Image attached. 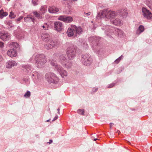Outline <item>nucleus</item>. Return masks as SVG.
I'll use <instances>...</instances> for the list:
<instances>
[{
  "instance_id": "46",
  "label": "nucleus",
  "mask_w": 152,
  "mask_h": 152,
  "mask_svg": "<svg viewBox=\"0 0 152 152\" xmlns=\"http://www.w3.org/2000/svg\"><path fill=\"white\" fill-rule=\"evenodd\" d=\"M98 140V139H96V138H95V139H94V141H96V140Z\"/></svg>"
},
{
  "instance_id": "50",
  "label": "nucleus",
  "mask_w": 152,
  "mask_h": 152,
  "mask_svg": "<svg viewBox=\"0 0 152 152\" xmlns=\"http://www.w3.org/2000/svg\"><path fill=\"white\" fill-rule=\"evenodd\" d=\"M118 132V133H119V132H120V131H118V132Z\"/></svg>"
},
{
  "instance_id": "22",
  "label": "nucleus",
  "mask_w": 152,
  "mask_h": 152,
  "mask_svg": "<svg viewBox=\"0 0 152 152\" xmlns=\"http://www.w3.org/2000/svg\"><path fill=\"white\" fill-rule=\"evenodd\" d=\"M24 20L26 22H29L31 21L34 23L35 19L34 18H33L31 15H29L27 16V17L24 18Z\"/></svg>"
},
{
  "instance_id": "1",
  "label": "nucleus",
  "mask_w": 152,
  "mask_h": 152,
  "mask_svg": "<svg viewBox=\"0 0 152 152\" xmlns=\"http://www.w3.org/2000/svg\"><path fill=\"white\" fill-rule=\"evenodd\" d=\"M35 61V64L39 68H41L44 67L47 61L44 56L39 54L36 56Z\"/></svg>"
},
{
  "instance_id": "30",
  "label": "nucleus",
  "mask_w": 152,
  "mask_h": 152,
  "mask_svg": "<svg viewBox=\"0 0 152 152\" xmlns=\"http://www.w3.org/2000/svg\"><path fill=\"white\" fill-rule=\"evenodd\" d=\"M42 27L43 28L44 30H48L49 26L47 23H45L44 24Z\"/></svg>"
},
{
  "instance_id": "44",
  "label": "nucleus",
  "mask_w": 152,
  "mask_h": 152,
  "mask_svg": "<svg viewBox=\"0 0 152 152\" xmlns=\"http://www.w3.org/2000/svg\"><path fill=\"white\" fill-rule=\"evenodd\" d=\"M110 126H112L113 125H114V124L113 123H110Z\"/></svg>"
},
{
  "instance_id": "16",
  "label": "nucleus",
  "mask_w": 152,
  "mask_h": 152,
  "mask_svg": "<svg viewBox=\"0 0 152 152\" xmlns=\"http://www.w3.org/2000/svg\"><path fill=\"white\" fill-rule=\"evenodd\" d=\"M7 54L10 57H12L17 56V53L16 50L13 48L8 50L7 52Z\"/></svg>"
},
{
  "instance_id": "43",
  "label": "nucleus",
  "mask_w": 152,
  "mask_h": 152,
  "mask_svg": "<svg viewBox=\"0 0 152 152\" xmlns=\"http://www.w3.org/2000/svg\"><path fill=\"white\" fill-rule=\"evenodd\" d=\"M148 1L147 2V4H148V6H149L150 5H151V3H148Z\"/></svg>"
},
{
  "instance_id": "21",
  "label": "nucleus",
  "mask_w": 152,
  "mask_h": 152,
  "mask_svg": "<svg viewBox=\"0 0 152 152\" xmlns=\"http://www.w3.org/2000/svg\"><path fill=\"white\" fill-rule=\"evenodd\" d=\"M127 9L126 8H124L121 9L119 11V13L124 18L126 17L128 15V13L127 12Z\"/></svg>"
},
{
  "instance_id": "29",
  "label": "nucleus",
  "mask_w": 152,
  "mask_h": 152,
  "mask_svg": "<svg viewBox=\"0 0 152 152\" xmlns=\"http://www.w3.org/2000/svg\"><path fill=\"white\" fill-rule=\"evenodd\" d=\"M8 15V13L6 12H4L2 10H0V17H1L2 16L3 17L4 16H6Z\"/></svg>"
},
{
  "instance_id": "12",
  "label": "nucleus",
  "mask_w": 152,
  "mask_h": 152,
  "mask_svg": "<svg viewBox=\"0 0 152 152\" xmlns=\"http://www.w3.org/2000/svg\"><path fill=\"white\" fill-rule=\"evenodd\" d=\"M142 12L144 17L147 19H151L152 17V13L145 8H142Z\"/></svg>"
},
{
  "instance_id": "13",
  "label": "nucleus",
  "mask_w": 152,
  "mask_h": 152,
  "mask_svg": "<svg viewBox=\"0 0 152 152\" xmlns=\"http://www.w3.org/2000/svg\"><path fill=\"white\" fill-rule=\"evenodd\" d=\"M0 38L4 41H7L10 39V36L8 33L1 32L0 33Z\"/></svg>"
},
{
  "instance_id": "28",
  "label": "nucleus",
  "mask_w": 152,
  "mask_h": 152,
  "mask_svg": "<svg viewBox=\"0 0 152 152\" xmlns=\"http://www.w3.org/2000/svg\"><path fill=\"white\" fill-rule=\"evenodd\" d=\"M65 17L66 16L64 15L60 16L58 17V19L59 20H61L64 22Z\"/></svg>"
},
{
  "instance_id": "10",
  "label": "nucleus",
  "mask_w": 152,
  "mask_h": 152,
  "mask_svg": "<svg viewBox=\"0 0 152 152\" xmlns=\"http://www.w3.org/2000/svg\"><path fill=\"white\" fill-rule=\"evenodd\" d=\"M58 45V43L56 41H51L48 44L45 45V47L47 49H50L53 48L57 47Z\"/></svg>"
},
{
  "instance_id": "41",
  "label": "nucleus",
  "mask_w": 152,
  "mask_h": 152,
  "mask_svg": "<svg viewBox=\"0 0 152 152\" xmlns=\"http://www.w3.org/2000/svg\"><path fill=\"white\" fill-rule=\"evenodd\" d=\"M3 58L2 56L0 54V62L2 61L3 60Z\"/></svg>"
},
{
  "instance_id": "3",
  "label": "nucleus",
  "mask_w": 152,
  "mask_h": 152,
  "mask_svg": "<svg viewBox=\"0 0 152 152\" xmlns=\"http://www.w3.org/2000/svg\"><path fill=\"white\" fill-rule=\"evenodd\" d=\"M59 62L62 66L67 69L70 68L72 66V62L70 60L66 59L65 57L63 55L60 56L59 58Z\"/></svg>"
},
{
  "instance_id": "48",
  "label": "nucleus",
  "mask_w": 152,
  "mask_h": 152,
  "mask_svg": "<svg viewBox=\"0 0 152 152\" xmlns=\"http://www.w3.org/2000/svg\"><path fill=\"white\" fill-rule=\"evenodd\" d=\"M49 121V120H47L46 121V122H48Z\"/></svg>"
},
{
  "instance_id": "5",
  "label": "nucleus",
  "mask_w": 152,
  "mask_h": 152,
  "mask_svg": "<svg viewBox=\"0 0 152 152\" xmlns=\"http://www.w3.org/2000/svg\"><path fill=\"white\" fill-rule=\"evenodd\" d=\"M45 78L49 82L56 83L58 81V78L56 75L53 73H47L45 75Z\"/></svg>"
},
{
  "instance_id": "47",
  "label": "nucleus",
  "mask_w": 152,
  "mask_h": 152,
  "mask_svg": "<svg viewBox=\"0 0 152 152\" xmlns=\"http://www.w3.org/2000/svg\"><path fill=\"white\" fill-rule=\"evenodd\" d=\"M72 1H77V0H72Z\"/></svg>"
},
{
  "instance_id": "35",
  "label": "nucleus",
  "mask_w": 152,
  "mask_h": 152,
  "mask_svg": "<svg viewBox=\"0 0 152 152\" xmlns=\"http://www.w3.org/2000/svg\"><path fill=\"white\" fill-rule=\"evenodd\" d=\"M23 18V17L22 16H21L20 17L18 18L16 20L17 22H18H18H20V21L22 20Z\"/></svg>"
},
{
  "instance_id": "2",
  "label": "nucleus",
  "mask_w": 152,
  "mask_h": 152,
  "mask_svg": "<svg viewBox=\"0 0 152 152\" xmlns=\"http://www.w3.org/2000/svg\"><path fill=\"white\" fill-rule=\"evenodd\" d=\"M50 61V64L55 67L62 77H64L67 76V72L60 65L57 64V63L55 60L53 59L51 60Z\"/></svg>"
},
{
  "instance_id": "42",
  "label": "nucleus",
  "mask_w": 152,
  "mask_h": 152,
  "mask_svg": "<svg viewBox=\"0 0 152 152\" xmlns=\"http://www.w3.org/2000/svg\"><path fill=\"white\" fill-rule=\"evenodd\" d=\"M53 142V140H50V142H48L49 144Z\"/></svg>"
},
{
  "instance_id": "6",
  "label": "nucleus",
  "mask_w": 152,
  "mask_h": 152,
  "mask_svg": "<svg viewBox=\"0 0 152 152\" xmlns=\"http://www.w3.org/2000/svg\"><path fill=\"white\" fill-rule=\"evenodd\" d=\"M47 10V8L44 6L41 7L40 9L39 12L36 11H34L33 12L35 17L38 19H42L43 18V15L46 12Z\"/></svg>"
},
{
  "instance_id": "32",
  "label": "nucleus",
  "mask_w": 152,
  "mask_h": 152,
  "mask_svg": "<svg viewBox=\"0 0 152 152\" xmlns=\"http://www.w3.org/2000/svg\"><path fill=\"white\" fill-rule=\"evenodd\" d=\"M77 112L78 113L82 114V115H84V112L83 109L78 110H77Z\"/></svg>"
},
{
  "instance_id": "33",
  "label": "nucleus",
  "mask_w": 152,
  "mask_h": 152,
  "mask_svg": "<svg viewBox=\"0 0 152 152\" xmlns=\"http://www.w3.org/2000/svg\"><path fill=\"white\" fill-rule=\"evenodd\" d=\"M31 95L30 92L29 91H28L27 92L24 94V96L26 98L29 97Z\"/></svg>"
},
{
  "instance_id": "24",
  "label": "nucleus",
  "mask_w": 152,
  "mask_h": 152,
  "mask_svg": "<svg viewBox=\"0 0 152 152\" xmlns=\"http://www.w3.org/2000/svg\"><path fill=\"white\" fill-rule=\"evenodd\" d=\"M10 47L11 49L14 48V49H15L18 48L19 45L17 42H12L10 44Z\"/></svg>"
},
{
  "instance_id": "25",
  "label": "nucleus",
  "mask_w": 152,
  "mask_h": 152,
  "mask_svg": "<svg viewBox=\"0 0 152 152\" xmlns=\"http://www.w3.org/2000/svg\"><path fill=\"white\" fill-rule=\"evenodd\" d=\"M144 30V27L142 25H140L137 31L136 34L138 35L140 34Z\"/></svg>"
},
{
  "instance_id": "38",
  "label": "nucleus",
  "mask_w": 152,
  "mask_h": 152,
  "mask_svg": "<svg viewBox=\"0 0 152 152\" xmlns=\"http://www.w3.org/2000/svg\"><path fill=\"white\" fill-rule=\"evenodd\" d=\"M4 43L0 40V48H2L4 47Z\"/></svg>"
},
{
  "instance_id": "37",
  "label": "nucleus",
  "mask_w": 152,
  "mask_h": 152,
  "mask_svg": "<svg viewBox=\"0 0 152 152\" xmlns=\"http://www.w3.org/2000/svg\"><path fill=\"white\" fill-rule=\"evenodd\" d=\"M38 0H32V3L34 5L37 4V2Z\"/></svg>"
},
{
  "instance_id": "8",
  "label": "nucleus",
  "mask_w": 152,
  "mask_h": 152,
  "mask_svg": "<svg viewBox=\"0 0 152 152\" xmlns=\"http://www.w3.org/2000/svg\"><path fill=\"white\" fill-rule=\"evenodd\" d=\"M82 60L84 65H88L89 64L91 61L92 59L88 54H85L83 56Z\"/></svg>"
},
{
  "instance_id": "40",
  "label": "nucleus",
  "mask_w": 152,
  "mask_h": 152,
  "mask_svg": "<svg viewBox=\"0 0 152 152\" xmlns=\"http://www.w3.org/2000/svg\"><path fill=\"white\" fill-rule=\"evenodd\" d=\"M84 14L86 15H89L91 14V12H89L88 13L84 12Z\"/></svg>"
},
{
  "instance_id": "14",
  "label": "nucleus",
  "mask_w": 152,
  "mask_h": 152,
  "mask_svg": "<svg viewBox=\"0 0 152 152\" xmlns=\"http://www.w3.org/2000/svg\"><path fill=\"white\" fill-rule=\"evenodd\" d=\"M112 23L116 26H121L122 24V22L120 19L118 18H114L110 20Z\"/></svg>"
},
{
  "instance_id": "4",
  "label": "nucleus",
  "mask_w": 152,
  "mask_h": 152,
  "mask_svg": "<svg viewBox=\"0 0 152 152\" xmlns=\"http://www.w3.org/2000/svg\"><path fill=\"white\" fill-rule=\"evenodd\" d=\"M66 54L69 60H71L73 59L75 56L76 54V50L74 46L71 45L68 48Z\"/></svg>"
},
{
  "instance_id": "34",
  "label": "nucleus",
  "mask_w": 152,
  "mask_h": 152,
  "mask_svg": "<svg viewBox=\"0 0 152 152\" xmlns=\"http://www.w3.org/2000/svg\"><path fill=\"white\" fill-rule=\"evenodd\" d=\"M122 56H120L118 58L116 59L115 61V62L117 64H118L119 63L121 60L122 58Z\"/></svg>"
},
{
  "instance_id": "7",
  "label": "nucleus",
  "mask_w": 152,
  "mask_h": 152,
  "mask_svg": "<svg viewBox=\"0 0 152 152\" xmlns=\"http://www.w3.org/2000/svg\"><path fill=\"white\" fill-rule=\"evenodd\" d=\"M117 15V14L115 11L106 9V18L111 20L115 18Z\"/></svg>"
},
{
  "instance_id": "23",
  "label": "nucleus",
  "mask_w": 152,
  "mask_h": 152,
  "mask_svg": "<svg viewBox=\"0 0 152 152\" xmlns=\"http://www.w3.org/2000/svg\"><path fill=\"white\" fill-rule=\"evenodd\" d=\"M106 9L104 10L100 11L98 14L97 17H99L100 18H106Z\"/></svg>"
},
{
  "instance_id": "17",
  "label": "nucleus",
  "mask_w": 152,
  "mask_h": 152,
  "mask_svg": "<svg viewBox=\"0 0 152 152\" xmlns=\"http://www.w3.org/2000/svg\"><path fill=\"white\" fill-rule=\"evenodd\" d=\"M73 25H72L67 30V34L68 37L72 36L74 33H75V31L74 30V29L73 28Z\"/></svg>"
},
{
  "instance_id": "15",
  "label": "nucleus",
  "mask_w": 152,
  "mask_h": 152,
  "mask_svg": "<svg viewBox=\"0 0 152 152\" xmlns=\"http://www.w3.org/2000/svg\"><path fill=\"white\" fill-rule=\"evenodd\" d=\"M17 65V63L14 61H9L6 64V68L9 69L11 68L12 67L15 66Z\"/></svg>"
},
{
  "instance_id": "18",
  "label": "nucleus",
  "mask_w": 152,
  "mask_h": 152,
  "mask_svg": "<svg viewBox=\"0 0 152 152\" xmlns=\"http://www.w3.org/2000/svg\"><path fill=\"white\" fill-rule=\"evenodd\" d=\"M73 28L74 29L76 34H82L83 32V29L80 26L77 27L75 25H73Z\"/></svg>"
},
{
  "instance_id": "39",
  "label": "nucleus",
  "mask_w": 152,
  "mask_h": 152,
  "mask_svg": "<svg viewBox=\"0 0 152 152\" xmlns=\"http://www.w3.org/2000/svg\"><path fill=\"white\" fill-rule=\"evenodd\" d=\"M58 117V115H56V116L55 117V118H54L52 120V121H55V120H56L57 119Z\"/></svg>"
},
{
  "instance_id": "36",
  "label": "nucleus",
  "mask_w": 152,
  "mask_h": 152,
  "mask_svg": "<svg viewBox=\"0 0 152 152\" xmlns=\"http://www.w3.org/2000/svg\"><path fill=\"white\" fill-rule=\"evenodd\" d=\"M115 84L114 83H112L110 84V85H109L108 86V88H112L115 85Z\"/></svg>"
},
{
  "instance_id": "27",
  "label": "nucleus",
  "mask_w": 152,
  "mask_h": 152,
  "mask_svg": "<svg viewBox=\"0 0 152 152\" xmlns=\"http://www.w3.org/2000/svg\"><path fill=\"white\" fill-rule=\"evenodd\" d=\"M24 69L23 70L25 72H29L31 70L32 68L31 67L28 65H26L23 66Z\"/></svg>"
},
{
  "instance_id": "31",
  "label": "nucleus",
  "mask_w": 152,
  "mask_h": 152,
  "mask_svg": "<svg viewBox=\"0 0 152 152\" xmlns=\"http://www.w3.org/2000/svg\"><path fill=\"white\" fill-rule=\"evenodd\" d=\"M9 17L11 18H14L16 17V15L14 14L13 12H11L9 15Z\"/></svg>"
},
{
  "instance_id": "26",
  "label": "nucleus",
  "mask_w": 152,
  "mask_h": 152,
  "mask_svg": "<svg viewBox=\"0 0 152 152\" xmlns=\"http://www.w3.org/2000/svg\"><path fill=\"white\" fill-rule=\"evenodd\" d=\"M65 22L69 23L71 22L73 20L72 18L70 16L65 17Z\"/></svg>"
},
{
  "instance_id": "20",
  "label": "nucleus",
  "mask_w": 152,
  "mask_h": 152,
  "mask_svg": "<svg viewBox=\"0 0 152 152\" xmlns=\"http://www.w3.org/2000/svg\"><path fill=\"white\" fill-rule=\"evenodd\" d=\"M41 37L43 40L45 42L48 41L50 39V35L47 33L42 34Z\"/></svg>"
},
{
  "instance_id": "49",
  "label": "nucleus",
  "mask_w": 152,
  "mask_h": 152,
  "mask_svg": "<svg viewBox=\"0 0 152 152\" xmlns=\"http://www.w3.org/2000/svg\"><path fill=\"white\" fill-rule=\"evenodd\" d=\"M10 27L11 28H12V27H13V26H12V25L10 26Z\"/></svg>"
},
{
  "instance_id": "19",
  "label": "nucleus",
  "mask_w": 152,
  "mask_h": 152,
  "mask_svg": "<svg viewBox=\"0 0 152 152\" xmlns=\"http://www.w3.org/2000/svg\"><path fill=\"white\" fill-rule=\"evenodd\" d=\"M59 9L54 6L49 7L48 8V11L50 13H56L58 12Z\"/></svg>"
},
{
  "instance_id": "45",
  "label": "nucleus",
  "mask_w": 152,
  "mask_h": 152,
  "mask_svg": "<svg viewBox=\"0 0 152 152\" xmlns=\"http://www.w3.org/2000/svg\"><path fill=\"white\" fill-rule=\"evenodd\" d=\"M59 110H60V109H59V108H58V109H57V110H58V114H59Z\"/></svg>"
},
{
  "instance_id": "11",
  "label": "nucleus",
  "mask_w": 152,
  "mask_h": 152,
  "mask_svg": "<svg viewBox=\"0 0 152 152\" xmlns=\"http://www.w3.org/2000/svg\"><path fill=\"white\" fill-rule=\"evenodd\" d=\"M113 30H115L117 32L118 36L120 37H122L124 36L125 34L123 32L117 28H113V27H111V28H110L109 30L108 31L111 33H112V31H113Z\"/></svg>"
},
{
  "instance_id": "9",
  "label": "nucleus",
  "mask_w": 152,
  "mask_h": 152,
  "mask_svg": "<svg viewBox=\"0 0 152 152\" xmlns=\"http://www.w3.org/2000/svg\"><path fill=\"white\" fill-rule=\"evenodd\" d=\"M54 27L55 30L60 31L63 29L64 26L62 22L56 21L54 23Z\"/></svg>"
}]
</instances>
